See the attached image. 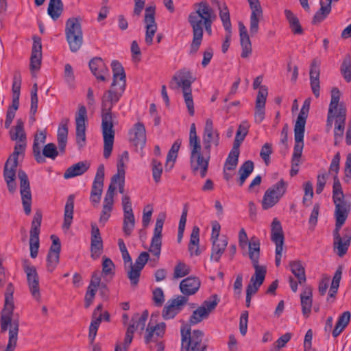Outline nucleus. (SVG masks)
Instances as JSON below:
<instances>
[{"label":"nucleus","instance_id":"f257e3e1","mask_svg":"<svg viewBox=\"0 0 351 351\" xmlns=\"http://www.w3.org/2000/svg\"><path fill=\"white\" fill-rule=\"evenodd\" d=\"M113 81L110 89L107 90L101 99V128L104 137V157L108 158L113 148L114 131L112 108L120 99L126 86V76L123 67L117 60L111 63Z\"/></svg>","mask_w":351,"mask_h":351},{"label":"nucleus","instance_id":"f03ea898","mask_svg":"<svg viewBox=\"0 0 351 351\" xmlns=\"http://www.w3.org/2000/svg\"><path fill=\"white\" fill-rule=\"evenodd\" d=\"M332 200L335 206V217L336 220L335 228L333 232V245L335 250H337V255L342 257L347 253L350 245L351 228L348 227L344 228L342 236L340 235L339 230L345 223L351 210V202L346 199L337 175H335L333 178Z\"/></svg>","mask_w":351,"mask_h":351},{"label":"nucleus","instance_id":"7ed1b4c3","mask_svg":"<svg viewBox=\"0 0 351 351\" xmlns=\"http://www.w3.org/2000/svg\"><path fill=\"white\" fill-rule=\"evenodd\" d=\"M209 315L204 307H198L194 311L189 318V324L181 327V349L182 351H206L207 343L203 341L204 333L201 330L191 331V325L200 323L207 319Z\"/></svg>","mask_w":351,"mask_h":351},{"label":"nucleus","instance_id":"20e7f679","mask_svg":"<svg viewBox=\"0 0 351 351\" xmlns=\"http://www.w3.org/2000/svg\"><path fill=\"white\" fill-rule=\"evenodd\" d=\"M193 6L195 10L188 16V21L193 32V40L190 47L191 54H195L201 45L204 35V27L206 25V21L216 19L213 9L206 1L195 3Z\"/></svg>","mask_w":351,"mask_h":351},{"label":"nucleus","instance_id":"39448f33","mask_svg":"<svg viewBox=\"0 0 351 351\" xmlns=\"http://www.w3.org/2000/svg\"><path fill=\"white\" fill-rule=\"evenodd\" d=\"M7 291L5 295L3 313L1 317V332H4L7 330L8 326H10L8 343L5 351H14L18 340L19 323L16 321H14L12 323L14 302L11 284L9 285Z\"/></svg>","mask_w":351,"mask_h":351},{"label":"nucleus","instance_id":"423d86ee","mask_svg":"<svg viewBox=\"0 0 351 351\" xmlns=\"http://www.w3.org/2000/svg\"><path fill=\"white\" fill-rule=\"evenodd\" d=\"M340 96L339 90L337 88H333L331 90V99L327 114L326 127L328 132L332 128L334 121V128L345 129L347 108L343 103H339Z\"/></svg>","mask_w":351,"mask_h":351},{"label":"nucleus","instance_id":"0eeeda50","mask_svg":"<svg viewBox=\"0 0 351 351\" xmlns=\"http://www.w3.org/2000/svg\"><path fill=\"white\" fill-rule=\"evenodd\" d=\"M195 81L191 73L186 69L178 71L169 82V88L173 90L182 88L184 102L191 116L195 114L194 103L192 96L191 84Z\"/></svg>","mask_w":351,"mask_h":351},{"label":"nucleus","instance_id":"6e6552de","mask_svg":"<svg viewBox=\"0 0 351 351\" xmlns=\"http://www.w3.org/2000/svg\"><path fill=\"white\" fill-rule=\"evenodd\" d=\"M288 184L283 179L269 187L265 193L262 200V208L267 210L275 206L286 193Z\"/></svg>","mask_w":351,"mask_h":351},{"label":"nucleus","instance_id":"1a4fd4ad","mask_svg":"<svg viewBox=\"0 0 351 351\" xmlns=\"http://www.w3.org/2000/svg\"><path fill=\"white\" fill-rule=\"evenodd\" d=\"M23 269L27 276V281L29 291L32 297L40 300V292L39 287V277L36 267L32 265L28 259L22 261Z\"/></svg>","mask_w":351,"mask_h":351},{"label":"nucleus","instance_id":"9d476101","mask_svg":"<svg viewBox=\"0 0 351 351\" xmlns=\"http://www.w3.org/2000/svg\"><path fill=\"white\" fill-rule=\"evenodd\" d=\"M42 217V211L40 210H37L34 214L31 224V229L29 232V250L30 256L32 258H36L38 253V249L40 246L39 234Z\"/></svg>","mask_w":351,"mask_h":351},{"label":"nucleus","instance_id":"9b49d317","mask_svg":"<svg viewBox=\"0 0 351 351\" xmlns=\"http://www.w3.org/2000/svg\"><path fill=\"white\" fill-rule=\"evenodd\" d=\"M271 240L276 244L275 263L277 267L280 265L285 237L280 221L274 218L271 225Z\"/></svg>","mask_w":351,"mask_h":351},{"label":"nucleus","instance_id":"f8f14e48","mask_svg":"<svg viewBox=\"0 0 351 351\" xmlns=\"http://www.w3.org/2000/svg\"><path fill=\"white\" fill-rule=\"evenodd\" d=\"M210 158V152L204 151V154L197 153L190 154V167L194 175H200L201 178L206 177L209 160Z\"/></svg>","mask_w":351,"mask_h":351},{"label":"nucleus","instance_id":"ddd939ff","mask_svg":"<svg viewBox=\"0 0 351 351\" xmlns=\"http://www.w3.org/2000/svg\"><path fill=\"white\" fill-rule=\"evenodd\" d=\"M18 177L20 180V193L24 212L26 215H29L32 210V193L29 181L26 173L21 169L18 171Z\"/></svg>","mask_w":351,"mask_h":351},{"label":"nucleus","instance_id":"4468645a","mask_svg":"<svg viewBox=\"0 0 351 351\" xmlns=\"http://www.w3.org/2000/svg\"><path fill=\"white\" fill-rule=\"evenodd\" d=\"M87 121L86 108L82 105L75 114L76 143L80 148L83 147L86 143V123Z\"/></svg>","mask_w":351,"mask_h":351},{"label":"nucleus","instance_id":"2eb2a0df","mask_svg":"<svg viewBox=\"0 0 351 351\" xmlns=\"http://www.w3.org/2000/svg\"><path fill=\"white\" fill-rule=\"evenodd\" d=\"M166 215L161 213L158 215L156 221L154 230V235L152 239L149 251L154 255L157 259L159 258L162 245V231Z\"/></svg>","mask_w":351,"mask_h":351},{"label":"nucleus","instance_id":"dca6fc26","mask_svg":"<svg viewBox=\"0 0 351 351\" xmlns=\"http://www.w3.org/2000/svg\"><path fill=\"white\" fill-rule=\"evenodd\" d=\"M105 176V167L103 164L99 165L96 175L93 182L90 201L93 206H97L100 202L104 187V180Z\"/></svg>","mask_w":351,"mask_h":351},{"label":"nucleus","instance_id":"f3484780","mask_svg":"<svg viewBox=\"0 0 351 351\" xmlns=\"http://www.w3.org/2000/svg\"><path fill=\"white\" fill-rule=\"evenodd\" d=\"M189 298L178 295L176 298L169 300L162 310V317L165 319L173 318L187 303Z\"/></svg>","mask_w":351,"mask_h":351},{"label":"nucleus","instance_id":"a211bd4d","mask_svg":"<svg viewBox=\"0 0 351 351\" xmlns=\"http://www.w3.org/2000/svg\"><path fill=\"white\" fill-rule=\"evenodd\" d=\"M144 22L146 25L145 43L150 45L157 31V24L155 21V7L149 6L145 8Z\"/></svg>","mask_w":351,"mask_h":351},{"label":"nucleus","instance_id":"6ab92c4d","mask_svg":"<svg viewBox=\"0 0 351 351\" xmlns=\"http://www.w3.org/2000/svg\"><path fill=\"white\" fill-rule=\"evenodd\" d=\"M10 135L11 140L20 142V143H17L15 145L14 150L23 154L25 152L26 147V134L24 130V123L22 119H17L16 125L14 129L10 131Z\"/></svg>","mask_w":351,"mask_h":351},{"label":"nucleus","instance_id":"aec40b11","mask_svg":"<svg viewBox=\"0 0 351 351\" xmlns=\"http://www.w3.org/2000/svg\"><path fill=\"white\" fill-rule=\"evenodd\" d=\"M129 136L130 141L136 149L142 150L146 143V131L143 123L141 122L135 123L130 129Z\"/></svg>","mask_w":351,"mask_h":351},{"label":"nucleus","instance_id":"412c9836","mask_svg":"<svg viewBox=\"0 0 351 351\" xmlns=\"http://www.w3.org/2000/svg\"><path fill=\"white\" fill-rule=\"evenodd\" d=\"M267 95V88L263 85L260 88L256 99L254 119L257 123H261L265 119V108Z\"/></svg>","mask_w":351,"mask_h":351},{"label":"nucleus","instance_id":"4be33fe9","mask_svg":"<svg viewBox=\"0 0 351 351\" xmlns=\"http://www.w3.org/2000/svg\"><path fill=\"white\" fill-rule=\"evenodd\" d=\"M255 273L252 276L250 282L247 287L246 292L254 294L257 292L259 287L263 285L265 275L267 273V268L265 266H256L254 267Z\"/></svg>","mask_w":351,"mask_h":351},{"label":"nucleus","instance_id":"5701e85b","mask_svg":"<svg viewBox=\"0 0 351 351\" xmlns=\"http://www.w3.org/2000/svg\"><path fill=\"white\" fill-rule=\"evenodd\" d=\"M92 73L101 81H106L110 76L109 70L101 58H94L89 62Z\"/></svg>","mask_w":351,"mask_h":351},{"label":"nucleus","instance_id":"b1692460","mask_svg":"<svg viewBox=\"0 0 351 351\" xmlns=\"http://www.w3.org/2000/svg\"><path fill=\"white\" fill-rule=\"evenodd\" d=\"M103 250V241L99 228L95 223H91V257L97 259Z\"/></svg>","mask_w":351,"mask_h":351},{"label":"nucleus","instance_id":"393cba45","mask_svg":"<svg viewBox=\"0 0 351 351\" xmlns=\"http://www.w3.org/2000/svg\"><path fill=\"white\" fill-rule=\"evenodd\" d=\"M310 108L302 107L294 126V138L298 141H304L305 125Z\"/></svg>","mask_w":351,"mask_h":351},{"label":"nucleus","instance_id":"a878e982","mask_svg":"<svg viewBox=\"0 0 351 351\" xmlns=\"http://www.w3.org/2000/svg\"><path fill=\"white\" fill-rule=\"evenodd\" d=\"M201 282L198 278L190 276L182 280L180 283V289L182 296L189 297L195 294L199 289Z\"/></svg>","mask_w":351,"mask_h":351},{"label":"nucleus","instance_id":"bb28decb","mask_svg":"<svg viewBox=\"0 0 351 351\" xmlns=\"http://www.w3.org/2000/svg\"><path fill=\"white\" fill-rule=\"evenodd\" d=\"M310 84L313 95L318 98L320 95L319 62L316 59H314L311 64Z\"/></svg>","mask_w":351,"mask_h":351},{"label":"nucleus","instance_id":"cd10ccee","mask_svg":"<svg viewBox=\"0 0 351 351\" xmlns=\"http://www.w3.org/2000/svg\"><path fill=\"white\" fill-rule=\"evenodd\" d=\"M240 43L242 48L241 56L243 58H247L252 53V43L247 33V29L242 22L239 23Z\"/></svg>","mask_w":351,"mask_h":351},{"label":"nucleus","instance_id":"c85d7f7f","mask_svg":"<svg viewBox=\"0 0 351 351\" xmlns=\"http://www.w3.org/2000/svg\"><path fill=\"white\" fill-rule=\"evenodd\" d=\"M42 58L41 39L38 37L34 38V43L30 58V70H38L40 67Z\"/></svg>","mask_w":351,"mask_h":351},{"label":"nucleus","instance_id":"c756f323","mask_svg":"<svg viewBox=\"0 0 351 351\" xmlns=\"http://www.w3.org/2000/svg\"><path fill=\"white\" fill-rule=\"evenodd\" d=\"M69 119L68 118L62 119L58 129L57 141L59 152L61 154H64L65 153L69 132Z\"/></svg>","mask_w":351,"mask_h":351},{"label":"nucleus","instance_id":"7c9ffc66","mask_svg":"<svg viewBox=\"0 0 351 351\" xmlns=\"http://www.w3.org/2000/svg\"><path fill=\"white\" fill-rule=\"evenodd\" d=\"M90 162L87 160L78 162L69 167L64 173V178L69 179L81 176L90 168Z\"/></svg>","mask_w":351,"mask_h":351},{"label":"nucleus","instance_id":"2f4dec72","mask_svg":"<svg viewBox=\"0 0 351 351\" xmlns=\"http://www.w3.org/2000/svg\"><path fill=\"white\" fill-rule=\"evenodd\" d=\"M301 306L303 315L307 318L309 317L313 303L312 288L306 287L300 294Z\"/></svg>","mask_w":351,"mask_h":351},{"label":"nucleus","instance_id":"473e14b6","mask_svg":"<svg viewBox=\"0 0 351 351\" xmlns=\"http://www.w3.org/2000/svg\"><path fill=\"white\" fill-rule=\"evenodd\" d=\"M304 148V141H298L295 139V145L293 148V154L291 159V169L290 170V176H295L298 173L300 160Z\"/></svg>","mask_w":351,"mask_h":351},{"label":"nucleus","instance_id":"72a5a7b5","mask_svg":"<svg viewBox=\"0 0 351 351\" xmlns=\"http://www.w3.org/2000/svg\"><path fill=\"white\" fill-rule=\"evenodd\" d=\"M74 195H70L66 200L64 206V222L62 228L69 230L72 223L74 209Z\"/></svg>","mask_w":351,"mask_h":351},{"label":"nucleus","instance_id":"f704fd0d","mask_svg":"<svg viewBox=\"0 0 351 351\" xmlns=\"http://www.w3.org/2000/svg\"><path fill=\"white\" fill-rule=\"evenodd\" d=\"M249 257L252 261L253 267L260 266L258 261L260 258V241L257 237H253L248 242Z\"/></svg>","mask_w":351,"mask_h":351},{"label":"nucleus","instance_id":"c9c22d12","mask_svg":"<svg viewBox=\"0 0 351 351\" xmlns=\"http://www.w3.org/2000/svg\"><path fill=\"white\" fill-rule=\"evenodd\" d=\"M83 35L81 19L80 17L69 18L65 23V36Z\"/></svg>","mask_w":351,"mask_h":351},{"label":"nucleus","instance_id":"e433bc0d","mask_svg":"<svg viewBox=\"0 0 351 351\" xmlns=\"http://www.w3.org/2000/svg\"><path fill=\"white\" fill-rule=\"evenodd\" d=\"M199 228L194 226L191 234L190 241L189 244V251L191 256H199L200 251L199 249Z\"/></svg>","mask_w":351,"mask_h":351},{"label":"nucleus","instance_id":"4c0bfd02","mask_svg":"<svg viewBox=\"0 0 351 351\" xmlns=\"http://www.w3.org/2000/svg\"><path fill=\"white\" fill-rule=\"evenodd\" d=\"M351 314L349 311L343 312L338 318L335 327L332 330V336L338 337L346 327L349 324Z\"/></svg>","mask_w":351,"mask_h":351},{"label":"nucleus","instance_id":"58836bf2","mask_svg":"<svg viewBox=\"0 0 351 351\" xmlns=\"http://www.w3.org/2000/svg\"><path fill=\"white\" fill-rule=\"evenodd\" d=\"M285 14L289 22V27L294 34H302L303 29L300 23L298 18L290 10H285Z\"/></svg>","mask_w":351,"mask_h":351},{"label":"nucleus","instance_id":"ea45409f","mask_svg":"<svg viewBox=\"0 0 351 351\" xmlns=\"http://www.w3.org/2000/svg\"><path fill=\"white\" fill-rule=\"evenodd\" d=\"M292 274L298 278V283L302 285L306 282V274L304 267L299 261H291L289 263Z\"/></svg>","mask_w":351,"mask_h":351},{"label":"nucleus","instance_id":"a19ab883","mask_svg":"<svg viewBox=\"0 0 351 351\" xmlns=\"http://www.w3.org/2000/svg\"><path fill=\"white\" fill-rule=\"evenodd\" d=\"M239 154V148L233 145L224 164L225 170L232 171L235 169L238 165Z\"/></svg>","mask_w":351,"mask_h":351},{"label":"nucleus","instance_id":"79ce46f5","mask_svg":"<svg viewBox=\"0 0 351 351\" xmlns=\"http://www.w3.org/2000/svg\"><path fill=\"white\" fill-rule=\"evenodd\" d=\"M63 11V3L61 0H50L47 12L53 20H57Z\"/></svg>","mask_w":351,"mask_h":351},{"label":"nucleus","instance_id":"37998d69","mask_svg":"<svg viewBox=\"0 0 351 351\" xmlns=\"http://www.w3.org/2000/svg\"><path fill=\"white\" fill-rule=\"evenodd\" d=\"M342 271L343 267L341 265L339 266L332 278L331 286L328 292V300H329V298H335L341 279Z\"/></svg>","mask_w":351,"mask_h":351},{"label":"nucleus","instance_id":"c03bdc74","mask_svg":"<svg viewBox=\"0 0 351 351\" xmlns=\"http://www.w3.org/2000/svg\"><path fill=\"white\" fill-rule=\"evenodd\" d=\"M250 125L247 121H242L239 125L236 136L234 138L233 145L240 147L241 144L244 141L246 135L248 133Z\"/></svg>","mask_w":351,"mask_h":351},{"label":"nucleus","instance_id":"a18cd8bd","mask_svg":"<svg viewBox=\"0 0 351 351\" xmlns=\"http://www.w3.org/2000/svg\"><path fill=\"white\" fill-rule=\"evenodd\" d=\"M135 218L134 213H127L123 215V231L126 237L131 235L134 228Z\"/></svg>","mask_w":351,"mask_h":351},{"label":"nucleus","instance_id":"49530a36","mask_svg":"<svg viewBox=\"0 0 351 351\" xmlns=\"http://www.w3.org/2000/svg\"><path fill=\"white\" fill-rule=\"evenodd\" d=\"M218 146L219 143V134L217 131L210 135H203V145L204 152H210L211 143Z\"/></svg>","mask_w":351,"mask_h":351},{"label":"nucleus","instance_id":"de8ad7c7","mask_svg":"<svg viewBox=\"0 0 351 351\" xmlns=\"http://www.w3.org/2000/svg\"><path fill=\"white\" fill-rule=\"evenodd\" d=\"M341 73L347 82H351V56L347 54L341 66Z\"/></svg>","mask_w":351,"mask_h":351},{"label":"nucleus","instance_id":"09e8293b","mask_svg":"<svg viewBox=\"0 0 351 351\" xmlns=\"http://www.w3.org/2000/svg\"><path fill=\"white\" fill-rule=\"evenodd\" d=\"M66 39L72 52H77L83 43V35L66 36Z\"/></svg>","mask_w":351,"mask_h":351},{"label":"nucleus","instance_id":"8fccbe9b","mask_svg":"<svg viewBox=\"0 0 351 351\" xmlns=\"http://www.w3.org/2000/svg\"><path fill=\"white\" fill-rule=\"evenodd\" d=\"M149 313L148 311L145 310L141 315L136 313L134 315L131 322L135 323L136 328L143 331L145 327V323L148 318Z\"/></svg>","mask_w":351,"mask_h":351},{"label":"nucleus","instance_id":"3c124183","mask_svg":"<svg viewBox=\"0 0 351 351\" xmlns=\"http://www.w3.org/2000/svg\"><path fill=\"white\" fill-rule=\"evenodd\" d=\"M219 17L222 21L223 26L226 32L232 31L229 10L225 4L223 9L220 10Z\"/></svg>","mask_w":351,"mask_h":351},{"label":"nucleus","instance_id":"603ef678","mask_svg":"<svg viewBox=\"0 0 351 351\" xmlns=\"http://www.w3.org/2000/svg\"><path fill=\"white\" fill-rule=\"evenodd\" d=\"M182 143L181 139L178 138L177 139L173 144L172 145L171 149H169L168 154L167 156V163L166 165H167L168 162L170 161H172L174 162L178 157V153L180 149V145Z\"/></svg>","mask_w":351,"mask_h":351},{"label":"nucleus","instance_id":"864d4df0","mask_svg":"<svg viewBox=\"0 0 351 351\" xmlns=\"http://www.w3.org/2000/svg\"><path fill=\"white\" fill-rule=\"evenodd\" d=\"M141 270V269H139L133 265H130V269L128 272V277L130 279L131 285L132 287L137 286L139 282Z\"/></svg>","mask_w":351,"mask_h":351},{"label":"nucleus","instance_id":"5fc2aeb1","mask_svg":"<svg viewBox=\"0 0 351 351\" xmlns=\"http://www.w3.org/2000/svg\"><path fill=\"white\" fill-rule=\"evenodd\" d=\"M21 86V75L19 71H15L13 76L12 86V97H20Z\"/></svg>","mask_w":351,"mask_h":351},{"label":"nucleus","instance_id":"6e6d98bb","mask_svg":"<svg viewBox=\"0 0 351 351\" xmlns=\"http://www.w3.org/2000/svg\"><path fill=\"white\" fill-rule=\"evenodd\" d=\"M219 302V299L217 295H213L209 300H205L201 307H204L207 313L209 315L217 306Z\"/></svg>","mask_w":351,"mask_h":351},{"label":"nucleus","instance_id":"4d7b16f0","mask_svg":"<svg viewBox=\"0 0 351 351\" xmlns=\"http://www.w3.org/2000/svg\"><path fill=\"white\" fill-rule=\"evenodd\" d=\"M190 273V268L185 263L178 262L174 268L173 277L179 278L188 275Z\"/></svg>","mask_w":351,"mask_h":351},{"label":"nucleus","instance_id":"13d9d810","mask_svg":"<svg viewBox=\"0 0 351 351\" xmlns=\"http://www.w3.org/2000/svg\"><path fill=\"white\" fill-rule=\"evenodd\" d=\"M59 154L56 145L53 143H49L45 145L43 149V156L51 159H55Z\"/></svg>","mask_w":351,"mask_h":351},{"label":"nucleus","instance_id":"bf43d9fd","mask_svg":"<svg viewBox=\"0 0 351 351\" xmlns=\"http://www.w3.org/2000/svg\"><path fill=\"white\" fill-rule=\"evenodd\" d=\"M113 203L114 202L104 200L103 208L99 218L101 223H105L108 220L112 210Z\"/></svg>","mask_w":351,"mask_h":351},{"label":"nucleus","instance_id":"052dcab7","mask_svg":"<svg viewBox=\"0 0 351 351\" xmlns=\"http://www.w3.org/2000/svg\"><path fill=\"white\" fill-rule=\"evenodd\" d=\"M102 274L104 276L114 274V265L112 260L108 257H103Z\"/></svg>","mask_w":351,"mask_h":351},{"label":"nucleus","instance_id":"680f3d73","mask_svg":"<svg viewBox=\"0 0 351 351\" xmlns=\"http://www.w3.org/2000/svg\"><path fill=\"white\" fill-rule=\"evenodd\" d=\"M60 254H47V269L49 272H53L59 263Z\"/></svg>","mask_w":351,"mask_h":351},{"label":"nucleus","instance_id":"e2e57ef3","mask_svg":"<svg viewBox=\"0 0 351 351\" xmlns=\"http://www.w3.org/2000/svg\"><path fill=\"white\" fill-rule=\"evenodd\" d=\"M102 321L101 313L99 314L98 317L92 318V322L89 326V337L93 340L97 335V331L99 326L101 322Z\"/></svg>","mask_w":351,"mask_h":351},{"label":"nucleus","instance_id":"0e129e2a","mask_svg":"<svg viewBox=\"0 0 351 351\" xmlns=\"http://www.w3.org/2000/svg\"><path fill=\"white\" fill-rule=\"evenodd\" d=\"M152 165V175L154 181L158 183L160 180L161 174L162 173V167L160 162L156 159H153Z\"/></svg>","mask_w":351,"mask_h":351},{"label":"nucleus","instance_id":"69168bd1","mask_svg":"<svg viewBox=\"0 0 351 351\" xmlns=\"http://www.w3.org/2000/svg\"><path fill=\"white\" fill-rule=\"evenodd\" d=\"M254 168V162L252 160H246L239 167V173L247 178L252 173Z\"/></svg>","mask_w":351,"mask_h":351},{"label":"nucleus","instance_id":"338daca9","mask_svg":"<svg viewBox=\"0 0 351 351\" xmlns=\"http://www.w3.org/2000/svg\"><path fill=\"white\" fill-rule=\"evenodd\" d=\"M272 154L271 144L269 143H265L261 150L260 156L263 160L266 165H269L270 162V155Z\"/></svg>","mask_w":351,"mask_h":351},{"label":"nucleus","instance_id":"774afa93","mask_svg":"<svg viewBox=\"0 0 351 351\" xmlns=\"http://www.w3.org/2000/svg\"><path fill=\"white\" fill-rule=\"evenodd\" d=\"M263 15H256L254 13L250 15V32L252 36L256 35L259 29V20Z\"/></svg>","mask_w":351,"mask_h":351}]
</instances>
